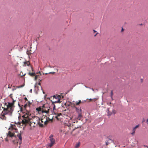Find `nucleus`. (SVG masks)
Returning a JSON list of instances; mask_svg holds the SVG:
<instances>
[{"label": "nucleus", "instance_id": "1", "mask_svg": "<svg viewBox=\"0 0 148 148\" xmlns=\"http://www.w3.org/2000/svg\"><path fill=\"white\" fill-rule=\"evenodd\" d=\"M30 103L29 101H28V102L26 103L23 106H22L19 103L18 106L20 108V110L23 113V115L22 116L23 118L22 120V122L23 123H26L27 122L29 121V119L32 118L31 112L29 110H27V108L28 107H29L30 105Z\"/></svg>", "mask_w": 148, "mask_h": 148}, {"label": "nucleus", "instance_id": "2", "mask_svg": "<svg viewBox=\"0 0 148 148\" xmlns=\"http://www.w3.org/2000/svg\"><path fill=\"white\" fill-rule=\"evenodd\" d=\"M36 119L37 120V121L36 122H34V124L37 125L38 124L39 126L42 127L43 126V123L45 125H46L47 124L48 121L47 119V118L46 116H43L40 119L38 117H36Z\"/></svg>", "mask_w": 148, "mask_h": 148}, {"label": "nucleus", "instance_id": "3", "mask_svg": "<svg viewBox=\"0 0 148 148\" xmlns=\"http://www.w3.org/2000/svg\"><path fill=\"white\" fill-rule=\"evenodd\" d=\"M36 110L39 112H41L42 113H45L48 114L49 113V109L48 107H45L44 105H43L41 107H39L36 108Z\"/></svg>", "mask_w": 148, "mask_h": 148}, {"label": "nucleus", "instance_id": "4", "mask_svg": "<svg viewBox=\"0 0 148 148\" xmlns=\"http://www.w3.org/2000/svg\"><path fill=\"white\" fill-rule=\"evenodd\" d=\"M53 136L52 134H51L49 136L50 143L48 145V147L49 148H51L55 143V140L53 138Z\"/></svg>", "mask_w": 148, "mask_h": 148}, {"label": "nucleus", "instance_id": "5", "mask_svg": "<svg viewBox=\"0 0 148 148\" xmlns=\"http://www.w3.org/2000/svg\"><path fill=\"white\" fill-rule=\"evenodd\" d=\"M64 96L62 94L56 95V103H60L63 100Z\"/></svg>", "mask_w": 148, "mask_h": 148}, {"label": "nucleus", "instance_id": "6", "mask_svg": "<svg viewBox=\"0 0 148 148\" xmlns=\"http://www.w3.org/2000/svg\"><path fill=\"white\" fill-rule=\"evenodd\" d=\"M32 118L29 119V121L25 123L22 122L23 123V124H25L28 123H30V125H31V124H32L33 123H34V122H36L37 121V120L36 119V118L37 117H36L34 118L33 119H32Z\"/></svg>", "mask_w": 148, "mask_h": 148}, {"label": "nucleus", "instance_id": "7", "mask_svg": "<svg viewBox=\"0 0 148 148\" xmlns=\"http://www.w3.org/2000/svg\"><path fill=\"white\" fill-rule=\"evenodd\" d=\"M12 95H13V94H10V98H11L13 100V101H12V103H8V105H6V106H9V105L10 104H12V109H14V103L15 101H16V100H14L13 98V96H12Z\"/></svg>", "mask_w": 148, "mask_h": 148}, {"label": "nucleus", "instance_id": "8", "mask_svg": "<svg viewBox=\"0 0 148 148\" xmlns=\"http://www.w3.org/2000/svg\"><path fill=\"white\" fill-rule=\"evenodd\" d=\"M54 98H56V95H54L53 96L49 98V99L51 101L52 103L54 105L53 108V109L54 110V109L55 108V106L54 104V103H56V101H53V99Z\"/></svg>", "mask_w": 148, "mask_h": 148}, {"label": "nucleus", "instance_id": "9", "mask_svg": "<svg viewBox=\"0 0 148 148\" xmlns=\"http://www.w3.org/2000/svg\"><path fill=\"white\" fill-rule=\"evenodd\" d=\"M28 74L32 77L35 76L34 78V80H36L38 78V76L36 75L35 73L34 72L31 73L30 72L28 73Z\"/></svg>", "mask_w": 148, "mask_h": 148}, {"label": "nucleus", "instance_id": "10", "mask_svg": "<svg viewBox=\"0 0 148 148\" xmlns=\"http://www.w3.org/2000/svg\"><path fill=\"white\" fill-rule=\"evenodd\" d=\"M8 137H16V136H15L14 134L13 133H12L10 131H9L8 132V133L7 134Z\"/></svg>", "mask_w": 148, "mask_h": 148}, {"label": "nucleus", "instance_id": "11", "mask_svg": "<svg viewBox=\"0 0 148 148\" xmlns=\"http://www.w3.org/2000/svg\"><path fill=\"white\" fill-rule=\"evenodd\" d=\"M139 125H136L135 127H134L132 131L133 132L131 133L132 135H134V134L135 133V132L136 131V129L139 127Z\"/></svg>", "mask_w": 148, "mask_h": 148}, {"label": "nucleus", "instance_id": "12", "mask_svg": "<svg viewBox=\"0 0 148 148\" xmlns=\"http://www.w3.org/2000/svg\"><path fill=\"white\" fill-rule=\"evenodd\" d=\"M17 136L19 139L20 142H19V144H20L21 143V141L22 139L21 136V134L18 133V134L17 135Z\"/></svg>", "mask_w": 148, "mask_h": 148}, {"label": "nucleus", "instance_id": "13", "mask_svg": "<svg viewBox=\"0 0 148 148\" xmlns=\"http://www.w3.org/2000/svg\"><path fill=\"white\" fill-rule=\"evenodd\" d=\"M71 124L69 123L68 124H66L65 125V127L66 129L68 128L69 130L71 129Z\"/></svg>", "mask_w": 148, "mask_h": 148}, {"label": "nucleus", "instance_id": "14", "mask_svg": "<svg viewBox=\"0 0 148 148\" xmlns=\"http://www.w3.org/2000/svg\"><path fill=\"white\" fill-rule=\"evenodd\" d=\"M23 64H24L23 65L24 66H28L30 64L29 62V61L24 62Z\"/></svg>", "mask_w": 148, "mask_h": 148}, {"label": "nucleus", "instance_id": "15", "mask_svg": "<svg viewBox=\"0 0 148 148\" xmlns=\"http://www.w3.org/2000/svg\"><path fill=\"white\" fill-rule=\"evenodd\" d=\"M76 108V111L78 112V114H80L82 113L81 112V109L80 108L79 109V108H77L76 107H75Z\"/></svg>", "mask_w": 148, "mask_h": 148}, {"label": "nucleus", "instance_id": "16", "mask_svg": "<svg viewBox=\"0 0 148 148\" xmlns=\"http://www.w3.org/2000/svg\"><path fill=\"white\" fill-rule=\"evenodd\" d=\"M61 115V113H60L59 114L58 113L57 115L56 116V119L58 120H61L60 118H58V117Z\"/></svg>", "mask_w": 148, "mask_h": 148}, {"label": "nucleus", "instance_id": "17", "mask_svg": "<svg viewBox=\"0 0 148 148\" xmlns=\"http://www.w3.org/2000/svg\"><path fill=\"white\" fill-rule=\"evenodd\" d=\"M108 116H110L112 114V112H110V111H109V108H108Z\"/></svg>", "mask_w": 148, "mask_h": 148}, {"label": "nucleus", "instance_id": "18", "mask_svg": "<svg viewBox=\"0 0 148 148\" xmlns=\"http://www.w3.org/2000/svg\"><path fill=\"white\" fill-rule=\"evenodd\" d=\"M82 113L80 114H78V115L77 117V119L80 120L81 118L82 117Z\"/></svg>", "mask_w": 148, "mask_h": 148}, {"label": "nucleus", "instance_id": "19", "mask_svg": "<svg viewBox=\"0 0 148 148\" xmlns=\"http://www.w3.org/2000/svg\"><path fill=\"white\" fill-rule=\"evenodd\" d=\"M11 127L13 129H14L15 130H16L17 129L16 128V126L14 125H12Z\"/></svg>", "mask_w": 148, "mask_h": 148}, {"label": "nucleus", "instance_id": "20", "mask_svg": "<svg viewBox=\"0 0 148 148\" xmlns=\"http://www.w3.org/2000/svg\"><path fill=\"white\" fill-rule=\"evenodd\" d=\"M25 85L24 83L22 85L17 86V88H20L24 86Z\"/></svg>", "mask_w": 148, "mask_h": 148}, {"label": "nucleus", "instance_id": "21", "mask_svg": "<svg viewBox=\"0 0 148 148\" xmlns=\"http://www.w3.org/2000/svg\"><path fill=\"white\" fill-rule=\"evenodd\" d=\"M81 101L80 100H79L78 102H75V104L76 105H79L81 103Z\"/></svg>", "mask_w": 148, "mask_h": 148}, {"label": "nucleus", "instance_id": "22", "mask_svg": "<svg viewBox=\"0 0 148 148\" xmlns=\"http://www.w3.org/2000/svg\"><path fill=\"white\" fill-rule=\"evenodd\" d=\"M79 145H80V143H78L75 146V148H78V147L79 146Z\"/></svg>", "mask_w": 148, "mask_h": 148}, {"label": "nucleus", "instance_id": "23", "mask_svg": "<svg viewBox=\"0 0 148 148\" xmlns=\"http://www.w3.org/2000/svg\"><path fill=\"white\" fill-rule=\"evenodd\" d=\"M112 113H113L114 114H115L116 113V111L114 110H113L112 112Z\"/></svg>", "mask_w": 148, "mask_h": 148}, {"label": "nucleus", "instance_id": "24", "mask_svg": "<svg viewBox=\"0 0 148 148\" xmlns=\"http://www.w3.org/2000/svg\"><path fill=\"white\" fill-rule=\"evenodd\" d=\"M65 105L66 106H69V104L67 103H66L65 104Z\"/></svg>", "mask_w": 148, "mask_h": 148}, {"label": "nucleus", "instance_id": "25", "mask_svg": "<svg viewBox=\"0 0 148 148\" xmlns=\"http://www.w3.org/2000/svg\"><path fill=\"white\" fill-rule=\"evenodd\" d=\"M24 99L25 100V101H28L27 98L26 97H25L24 98Z\"/></svg>", "mask_w": 148, "mask_h": 148}, {"label": "nucleus", "instance_id": "26", "mask_svg": "<svg viewBox=\"0 0 148 148\" xmlns=\"http://www.w3.org/2000/svg\"><path fill=\"white\" fill-rule=\"evenodd\" d=\"M12 142H13V143L14 144H15L16 143H18V142H15V141L14 140H13Z\"/></svg>", "mask_w": 148, "mask_h": 148}, {"label": "nucleus", "instance_id": "27", "mask_svg": "<svg viewBox=\"0 0 148 148\" xmlns=\"http://www.w3.org/2000/svg\"><path fill=\"white\" fill-rule=\"evenodd\" d=\"M25 75V74L24 75H23V74H21V73L20 75H21V76H24Z\"/></svg>", "mask_w": 148, "mask_h": 148}, {"label": "nucleus", "instance_id": "28", "mask_svg": "<svg viewBox=\"0 0 148 148\" xmlns=\"http://www.w3.org/2000/svg\"><path fill=\"white\" fill-rule=\"evenodd\" d=\"M25 75V74L24 75H23V74H21V73L20 75H21V76H24Z\"/></svg>", "mask_w": 148, "mask_h": 148}, {"label": "nucleus", "instance_id": "29", "mask_svg": "<svg viewBox=\"0 0 148 148\" xmlns=\"http://www.w3.org/2000/svg\"><path fill=\"white\" fill-rule=\"evenodd\" d=\"M109 143L108 142H106V145H108V144H109Z\"/></svg>", "mask_w": 148, "mask_h": 148}, {"label": "nucleus", "instance_id": "30", "mask_svg": "<svg viewBox=\"0 0 148 148\" xmlns=\"http://www.w3.org/2000/svg\"><path fill=\"white\" fill-rule=\"evenodd\" d=\"M113 94L112 91L111 92V97H112Z\"/></svg>", "mask_w": 148, "mask_h": 148}, {"label": "nucleus", "instance_id": "31", "mask_svg": "<svg viewBox=\"0 0 148 148\" xmlns=\"http://www.w3.org/2000/svg\"><path fill=\"white\" fill-rule=\"evenodd\" d=\"M78 121L77 120H75V121H73V123H75V122H77Z\"/></svg>", "mask_w": 148, "mask_h": 148}, {"label": "nucleus", "instance_id": "32", "mask_svg": "<svg viewBox=\"0 0 148 148\" xmlns=\"http://www.w3.org/2000/svg\"><path fill=\"white\" fill-rule=\"evenodd\" d=\"M31 68L32 70V71H33V69L32 66H31Z\"/></svg>", "mask_w": 148, "mask_h": 148}, {"label": "nucleus", "instance_id": "33", "mask_svg": "<svg viewBox=\"0 0 148 148\" xmlns=\"http://www.w3.org/2000/svg\"><path fill=\"white\" fill-rule=\"evenodd\" d=\"M55 73V72H49V73H51V74H53V73Z\"/></svg>", "mask_w": 148, "mask_h": 148}, {"label": "nucleus", "instance_id": "34", "mask_svg": "<svg viewBox=\"0 0 148 148\" xmlns=\"http://www.w3.org/2000/svg\"><path fill=\"white\" fill-rule=\"evenodd\" d=\"M98 34V33L97 32V33L95 34V35H94V36H96Z\"/></svg>", "mask_w": 148, "mask_h": 148}, {"label": "nucleus", "instance_id": "35", "mask_svg": "<svg viewBox=\"0 0 148 148\" xmlns=\"http://www.w3.org/2000/svg\"><path fill=\"white\" fill-rule=\"evenodd\" d=\"M93 32H94V33H95L96 32H96L95 30H93Z\"/></svg>", "mask_w": 148, "mask_h": 148}, {"label": "nucleus", "instance_id": "36", "mask_svg": "<svg viewBox=\"0 0 148 148\" xmlns=\"http://www.w3.org/2000/svg\"><path fill=\"white\" fill-rule=\"evenodd\" d=\"M78 127H75L73 130V131H74L75 129H77V128H78Z\"/></svg>", "mask_w": 148, "mask_h": 148}, {"label": "nucleus", "instance_id": "37", "mask_svg": "<svg viewBox=\"0 0 148 148\" xmlns=\"http://www.w3.org/2000/svg\"><path fill=\"white\" fill-rule=\"evenodd\" d=\"M38 84L39 85H40V83L39 82L38 83Z\"/></svg>", "mask_w": 148, "mask_h": 148}, {"label": "nucleus", "instance_id": "38", "mask_svg": "<svg viewBox=\"0 0 148 148\" xmlns=\"http://www.w3.org/2000/svg\"><path fill=\"white\" fill-rule=\"evenodd\" d=\"M146 121H147V123L148 124V119H147Z\"/></svg>", "mask_w": 148, "mask_h": 148}, {"label": "nucleus", "instance_id": "39", "mask_svg": "<svg viewBox=\"0 0 148 148\" xmlns=\"http://www.w3.org/2000/svg\"><path fill=\"white\" fill-rule=\"evenodd\" d=\"M27 54H28V55H29V52H27Z\"/></svg>", "mask_w": 148, "mask_h": 148}, {"label": "nucleus", "instance_id": "40", "mask_svg": "<svg viewBox=\"0 0 148 148\" xmlns=\"http://www.w3.org/2000/svg\"><path fill=\"white\" fill-rule=\"evenodd\" d=\"M89 100H90V101H91L92 100V99H89Z\"/></svg>", "mask_w": 148, "mask_h": 148}, {"label": "nucleus", "instance_id": "41", "mask_svg": "<svg viewBox=\"0 0 148 148\" xmlns=\"http://www.w3.org/2000/svg\"><path fill=\"white\" fill-rule=\"evenodd\" d=\"M14 90H15V89H12V90L13 91H14Z\"/></svg>", "mask_w": 148, "mask_h": 148}, {"label": "nucleus", "instance_id": "42", "mask_svg": "<svg viewBox=\"0 0 148 148\" xmlns=\"http://www.w3.org/2000/svg\"><path fill=\"white\" fill-rule=\"evenodd\" d=\"M30 92H31L32 91V89H31L30 90Z\"/></svg>", "mask_w": 148, "mask_h": 148}, {"label": "nucleus", "instance_id": "43", "mask_svg": "<svg viewBox=\"0 0 148 148\" xmlns=\"http://www.w3.org/2000/svg\"><path fill=\"white\" fill-rule=\"evenodd\" d=\"M123 28H122V31H123Z\"/></svg>", "mask_w": 148, "mask_h": 148}, {"label": "nucleus", "instance_id": "44", "mask_svg": "<svg viewBox=\"0 0 148 148\" xmlns=\"http://www.w3.org/2000/svg\"><path fill=\"white\" fill-rule=\"evenodd\" d=\"M47 74H48V73H45V74L47 75Z\"/></svg>", "mask_w": 148, "mask_h": 148}]
</instances>
